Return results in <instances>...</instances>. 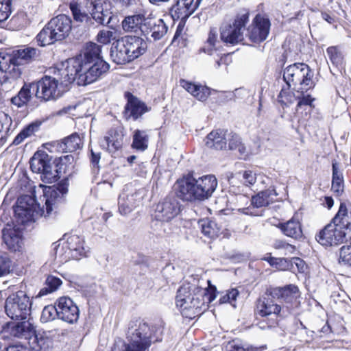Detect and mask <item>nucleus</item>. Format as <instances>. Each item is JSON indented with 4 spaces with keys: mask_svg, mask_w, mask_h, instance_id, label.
<instances>
[{
    "mask_svg": "<svg viewBox=\"0 0 351 351\" xmlns=\"http://www.w3.org/2000/svg\"><path fill=\"white\" fill-rule=\"evenodd\" d=\"M248 14L238 15L232 23L223 24L220 27V38L226 44L235 45L244 40L243 31L248 22Z\"/></svg>",
    "mask_w": 351,
    "mask_h": 351,
    "instance_id": "nucleus-10",
    "label": "nucleus"
},
{
    "mask_svg": "<svg viewBox=\"0 0 351 351\" xmlns=\"http://www.w3.org/2000/svg\"><path fill=\"white\" fill-rule=\"evenodd\" d=\"M61 66L62 68L58 70V75L60 76L59 79L50 76H45L40 80L36 82H32V90L35 93V96L37 98L46 101L56 99L60 95V90L58 88V82L60 81L61 84L66 86L64 84L62 83L64 75H62L61 73L64 67L62 65Z\"/></svg>",
    "mask_w": 351,
    "mask_h": 351,
    "instance_id": "nucleus-11",
    "label": "nucleus"
},
{
    "mask_svg": "<svg viewBox=\"0 0 351 351\" xmlns=\"http://www.w3.org/2000/svg\"><path fill=\"white\" fill-rule=\"evenodd\" d=\"M270 21L265 15L258 14L247 28V36L253 43H261L266 40L269 33Z\"/></svg>",
    "mask_w": 351,
    "mask_h": 351,
    "instance_id": "nucleus-16",
    "label": "nucleus"
},
{
    "mask_svg": "<svg viewBox=\"0 0 351 351\" xmlns=\"http://www.w3.org/2000/svg\"><path fill=\"white\" fill-rule=\"evenodd\" d=\"M61 250L63 251L62 254L63 256L62 260L65 262L70 259L80 260L83 257H86L88 252V248H86L84 246L83 238L77 234L67 237Z\"/></svg>",
    "mask_w": 351,
    "mask_h": 351,
    "instance_id": "nucleus-13",
    "label": "nucleus"
},
{
    "mask_svg": "<svg viewBox=\"0 0 351 351\" xmlns=\"http://www.w3.org/2000/svg\"><path fill=\"white\" fill-rule=\"evenodd\" d=\"M72 29V21L66 14H59L52 18L37 34L38 45L45 47L62 40L70 34Z\"/></svg>",
    "mask_w": 351,
    "mask_h": 351,
    "instance_id": "nucleus-5",
    "label": "nucleus"
},
{
    "mask_svg": "<svg viewBox=\"0 0 351 351\" xmlns=\"http://www.w3.org/2000/svg\"><path fill=\"white\" fill-rule=\"evenodd\" d=\"M127 48L130 60L132 61L144 53L147 48L146 43L138 36H127L121 38Z\"/></svg>",
    "mask_w": 351,
    "mask_h": 351,
    "instance_id": "nucleus-26",
    "label": "nucleus"
},
{
    "mask_svg": "<svg viewBox=\"0 0 351 351\" xmlns=\"http://www.w3.org/2000/svg\"><path fill=\"white\" fill-rule=\"evenodd\" d=\"M38 56V51L34 47H27L22 49L14 51L10 53L12 56L14 77H19L21 71L19 66L24 64Z\"/></svg>",
    "mask_w": 351,
    "mask_h": 351,
    "instance_id": "nucleus-24",
    "label": "nucleus"
},
{
    "mask_svg": "<svg viewBox=\"0 0 351 351\" xmlns=\"http://www.w3.org/2000/svg\"><path fill=\"white\" fill-rule=\"evenodd\" d=\"M339 263L351 267V245L343 246L339 251Z\"/></svg>",
    "mask_w": 351,
    "mask_h": 351,
    "instance_id": "nucleus-52",
    "label": "nucleus"
},
{
    "mask_svg": "<svg viewBox=\"0 0 351 351\" xmlns=\"http://www.w3.org/2000/svg\"><path fill=\"white\" fill-rule=\"evenodd\" d=\"M114 36V32L109 30L103 29L99 31L97 38V41L101 44L106 45L110 43Z\"/></svg>",
    "mask_w": 351,
    "mask_h": 351,
    "instance_id": "nucleus-56",
    "label": "nucleus"
},
{
    "mask_svg": "<svg viewBox=\"0 0 351 351\" xmlns=\"http://www.w3.org/2000/svg\"><path fill=\"white\" fill-rule=\"evenodd\" d=\"M148 136L145 131L136 130L133 134L132 147L138 150L144 151L147 148Z\"/></svg>",
    "mask_w": 351,
    "mask_h": 351,
    "instance_id": "nucleus-45",
    "label": "nucleus"
},
{
    "mask_svg": "<svg viewBox=\"0 0 351 351\" xmlns=\"http://www.w3.org/2000/svg\"><path fill=\"white\" fill-rule=\"evenodd\" d=\"M104 0H86L85 8L88 12H82L76 2H71L70 10L75 21L78 22H90L94 20L98 25H108L112 19L111 13L104 10Z\"/></svg>",
    "mask_w": 351,
    "mask_h": 351,
    "instance_id": "nucleus-6",
    "label": "nucleus"
},
{
    "mask_svg": "<svg viewBox=\"0 0 351 351\" xmlns=\"http://www.w3.org/2000/svg\"><path fill=\"white\" fill-rule=\"evenodd\" d=\"M137 193L129 194L123 191L119 197V210L123 215L130 213L138 204L139 200L136 199Z\"/></svg>",
    "mask_w": 351,
    "mask_h": 351,
    "instance_id": "nucleus-34",
    "label": "nucleus"
},
{
    "mask_svg": "<svg viewBox=\"0 0 351 351\" xmlns=\"http://www.w3.org/2000/svg\"><path fill=\"white\" fill-rule=\"evenodd\" d=\"M112 60L117 64H125L131 62L127 48L123 43L122 38L113 43L110 49Z\"/></svg>",
    "mask_w": 351,
    "mask_h": 351,
    "instance_id": "nucleus-31",
    "label": "nucleus"
},
{
    "mask_svg": "<svg viewBox=\"0 0 351 351\" xmlns=\"http://www.w3.org/2000/svg\"><path fill=\"white\" fill-rule=\"evenodd\" d=\"M321 16L324 21H327L330 24H332L335 22V17L326 12H322Z\"/></svg>",
    "mask_w": 351,
    "mask_h": 351,
    "instance_id": "nucleus-61",
    "label": "nucleus"
},
{
    "mask_svg": "<svg viewBox=\"0 0 351 351\" xmlns=\"http://www.w3.org/2000/svg\"><path fill=\"white\" fill-rule=\"evenodd\" d=\"M32 83L25 84L18 95L13 97L11 99L12 103L17 107H21L26 104L35 93L32 90Z\"/></svg>",
    "mask_w": 351,
    "mask_h": 351,
    "instance_id": "nucleus-41",
    "label": "nucleus"
},
{
    "mask_svg": "<svg viewBox=\"0 0 351 351\" xmlns=\"http://www.w3.org/2000/svg\"><path fill=\"white\" fill-rule=\"evenodd\" d=\"M58 308V319L69 324L75 323L80 316V310L77 304L68 296H62L56 301Z\"/></svg>",
    "mask_w": 351,
    "mask_h": 351,
    "instance_id": "nucleus-18",
    "label": "nucleus"
},
{
    "mask_svg": "<svg viewBox=\"0 0 351 351\" xmlns=\"http://www.w3.org/2000/svg\"><path fill=\"white\" fill-rule=\"evenodd\" d=\"M3 241L8 249L12 252L20 251L23 246L21 232L15 229H3Z\"/></svg>",
    "mask_w": 351,
    "mask_h": 351,
    "instance_id": "nucleus-30",
    "label": "nucleus"
},
{
    "mask_svg": "<svg viewBox=\"0 0 351 351\" xmlns=\"http://www.w3.org/2000/svg\"><path fill=\"white\" fill-rule=\"evenodd\" d=\"M326 52L330 60L333 64L339 66L342 64L343 57L336 47H330L327 49Z\"/></svg>",
    "mask_w": 351,
    "mask_h": 351,
    "instance_id": "nucleus-54",
    "label": "nucleus"
},
{
    "mask_svg": "<svg viewBox=\"0 0 351 351\" xmlns=\"http://www.w3.org/2000/svg\"><path fill=\"white\" fill-rule=\"evenodd\" d=\"M180 212V204L175 197H167L156 206L154 218L156 221L168 222Z\"/></svg>",
    "mask_w": 351,
    "mask_h": 351,
    "instance_id": "nucleus-15",
    "label": "nucleus"
},
{
    "mask_svg": "<svg viewBox=\"0 0 351 351\" xmlns=\"http://www.w3.org/2000/svg\"><path fill=\"white\" fill-rule=\"evenodd\" d=\"M102 47L95 43L86 44L83 54L68 59L62 64L61 73L64 75L62 83L68 85L76 83L86 86L93 83L105 75L109 64L101 56Z\"/></svg>",
    "mask_w": 351,
    "mask_h": 351,
    "instance_id": "nucleus-1",
    "label": "nucleus"
},
{
    "mask_svg": "<svg viewBox=\"0 0 351 351\" xmlns=\"http://www.w3.org/2000/svg\"><path fill=\"white\" fill-rule=\"evenodd\" d=\"M126 339L128 343L125 345L136 351H147L152 341H158L154 339L152 330L148 324L141 321L130 323Z\"/></svg>",
    "mask_w": 351,
    "mask_h": 351,
    "instance_id": "nucleus-8",
    "label": "nucleus"
},
{
    "mask_svg": "<svg viewBox=\"0 0 351 351\" xmlns=\"http://www.w3.org/2000/svg\"><path fill=\"white\" fill-rule=\"evenodd\" d=\"M268 263L271 266L282 271L288 270L291 266L290 261L285 258L269 257Z\"/></svg>",
    "mask_w": 351,
    "mask_h": 351,
    "instance_id": "nucleus-51",
    "label": "nucleus"
},
{
    "mask_svg": "<svg viewBox=\"0 0 351 351\" xmlns=\"http://www.w3.org/2000/svg\"><path fill=\"white\" fill-rule=\"evenodd\" d=\"M40 126V122H33L26 125L14 138L12 144L14 145L21 144L25 139L32 136L38 131Z\"/></svg>",
    "mask_w": 351,
    "mask_h": 351,
    "instance_id": "nucleus-43",
    "label": "nucleus"
},
{
    "mask_svg": "<svg viewBox=\"0 0 351 351\" xmlns=\"http://www.w3.org/2000/svg\"><path fill=\"white\" fill-rule=\"evenodd\" d=\"M13 58L10 56V53L6 52H0V70L5 75H8L10 77L16 78L14 77V73L12 72Z\"/></svg>",
    "mask_w": 351,
    "mask_h": 351,
    "instance_id": "nucleus-44",
    "label": "nucleus"
},
{
    "mask_svg": "<svg viewBox=\"0 0 351 351\" xmlns=\"http://www.w3.org/2000/svg\"><path fill=\"white\" fill-rule=\"evenodd\" d=\"M295 263L297 265V267L300 271L303 269V267L304 266V263L302 259H300L299 258H295Z\"/></svg>",
    "mask_w": 351,
    "mask_h": 351,
    "instance_id": "nucleus-64",
    "label": "nucleus"
},
{
    "mask_svg": "<svg viewBox=\"0 0 351 351\" xmlns=\"http://www.w3.org/2000/svg\"><path fill=\"white\" fill-rule=\"evenodd\" d=\"M32 302L22 291L10 295L5 302V311L12 319H27L31 310Z\"/></svg>",
    "mask_w": 351,
    "mask_h": 351,
    "instance_id": "nucleus-9",
    "label": "nucleus"
},
{
    "mask_svg": "<svg viewBox=\"0 0 351 351\" xmlns=\"http://www.w3.org/2000/svg\"><path fill=\"white\" fill-rule=\"evenodd\" d=\"M313 73L309 66L304 63H295L284 69L283 80L286 83L285 87L288 90L293 86V90L313 89L315 83L312 80Z\"/></svg>",
    "mask_w": 351,
    "mask_h": 351,
    "instance_id": "nucleus-7",
    "label": "nucleus"
},
{
    "mask_svg": "<svg viewBox=\"0 0 351 351\" xmlns=\"http://www.w3.org/2000/svg\"><path fill=\"white\" fill-rule=\"evenodd\" d=\"M332 190L334 193L339 195L343 191V178L341 171L339 170V164L336 161H332Z\"/></svg>",
    "mask_w": 351,
    "mask_h": 351,
    "instance_id": "nucleus-42",
    "label": "nucleus"
},
{
    "mask_svg": "<svg viewBox=\"0 0 351 351\" xmlns=\"http://www.w3.org/2000/svg\"><path fill=\"white\" fill-rule=\"evenodd\" d=\"M30 168L34 173L43 174V180L51 183L56 180L49 156L43 151L36 152L30 160Z\"/></svg>",
    "mask_w": 351,
    "mask_h": 351,
    "instance_id": "nucleus-17",
    "label": "nucleus"
},
{
    "mask_svg": "<svg viewBox=\"0 0 351 351\" xmlns=\"http://www.w3.org/2000/svg\"><path fill=\"white\" fill-rule=\"evenodd\" d=\"M237 91L238 89H235L234 91H222L219 93L218 97L221 101L227 102L234 99L236 97V92Z\"/></svg>",
    "mask_w": 351,
    "mask_h": 351,
    "instance_id": "nucleus-59",
    "label": "nucleus"
},
{
    "mask_svg": "<svg viewBox=\"0 0 351 351\" xmlns=\"http://www.w3.org/2000/svg\"><path fill=\"white\" fill-rule=\"evenodd\" d=\"M311 89H295L293 92V95H291L288 91H287L285 86L280 90L278 99L282 105H287L291 104L294 100L297 101L296 110L306 111V114L310 113L312 109L315 107L313 102L315 100L312 97L310 90Z\"/></svg>",
    "mask_w": 351,
    "mask_h": 351,
    "instance_id": "nucleus-12",
    "label": "nucleus"
},
{
    "mask_svg": "<svg viewBox=\"0 0 351 351\" xmlns=\"http://www.w3.org/2000/svg\"><path fill=\"white\" fill-rule=\"evenodd\" d=\"M230 191H233L234 193H237V198L239 199H246V197L245 195H242L241 193L243 191V189L239 186L237 189H234V186H232Z\"/></svg>",
    "mask_w": 351,
    "mask_h": 351,
    "instance_id": "nucleus-62",
    "label": "nucleus"
},
{
    "mask_svg": "<svg viewBox=\"0 0 351 351\" xmlns=\"http://www.w3.org/2000/svg\"><path fill=\"white\" fill-rule=\"evenodd\" d=\"M16 125H13L11 117L0 111V144L3 145L8 138L13 133Z\"/></svg>",
    "mask_w": 351,
    "mask_h": 351,
    "instance_id": "nucleus-36",
    "label": "nucleus"
},
{
    "mask_svg": "<svg viewBox=\"0 0 351 351\" xmlns=\"http://www.w3.org/2000/svg\"><path fill=\"white\" fill-rule=\"evenodd\" d=\"M194 0H176L169 9V14L173 21L187 19L197 9Z\"/></svg>",
    "mask_w": 351,
    "mask_h": 351,
    "instance_id": "nucleus-23",
    "label": "nucleus"
},
{
    "mask_svg": "<svg viewBox=\"0 0 351 351\" xmlns=\"http://www.w3.org/2000/svg\"><path fill=\"white\" fill-rule=\"evenodd\" d=\"M239 178L243 186L250 187L253 186L257 179L256 172L251 170H245L238 173Z\"/></svg>",
    "mask_w": 351,
    "mask_h": 351,
    "instance_id": "nucleus-48",
    "label": "nucleus"
},
{
    "mask_svg": "<svg viewBox=\"0 0 351 351\" xmlns=\"http://www.w3.org/2000/svg\"><path fill=\"white\" fill-rule=\"evenodd\" d=\"M11 14V6L0 4V25L5 21Z\"/></svg>",
    "mask_w": 351,
    "mask_h": 351,
    "instance_id": "nucleus-58",
    "label": "nucleus"
},
{
    "mask_svg": "<svg viewBox=\"0 0 351 351\" xmlns=\"http://www.w3.org/2000/svg\"><path fill=\"white\" fill-rule=\"evenodd\" d=\"M91 153V158H90V162L93 167V168H99V162L100 160V153H95L93 152V149H90Z\"/></svg>",
    "mask_w": 351,
    "mask_h": 351,
    "instance_id": "nucleus-60",
    "label": "nucleus"
},
{
    "mask_svg": "<svg viewBox=\"0 0 351 351\" xmlns=\"http://www.w3.org/2000/svg\"><path fill=\"white\" fill-rule=\"evenodd\" d=\"M11 261L8 255L0 252V277L8 274L10 271Z\"/></svg>",
    "mask_w": 351,
    "mask_h": 351,
    "instance_id": "nucleus-53",
    "label": "nucleus"
},
{
    "mask_svg": "<svg viewBox=\"0 0 351 351\" xmlns=\"http://www.w3.org/2000/svg\"><path fill=\"white\" fill-rule=\"evenodd\" d=\"M58 318V308L56 302L54 305H48L44 307L42 311L40 319L43 322H48Z\"/></svg>",
    "mask_w": 351,
    "mask_h": 351,
    "instance_id": "nucleus-49",
    "label": "nucleus"
},
{
    "mask_svg": "<svg viewBox=\"0 0 351 351\" xmlns=\"http://www.w3.org/2000/svg\"><path fill=\"white\" fill-rule=\"evenodd\" d=\"M224 351H261L260 348L243 345L239 339H234L224 346Z\"/></svg>",
    "mask_w": 351,
    "mask_h": 351,
    "instance_id": "nucleus-47",
    "label": "nucleus"
},
{
    "mask_svg": "<svg viewBox=\"0 0 351 351\" xmlns=\"http://www.w3.org/2000/svg\"><path fill=\"white\" fill-rule=\"evenodd\" d=\"M208 283V288L187 283L178 289L176 303L184 317L193 319L200 315L216 298V287L209 280Z\"/></svg>",
    "mask_w": 351,
    "mask_h": 351,
    "instance_id": "nucleus-2",
    "label": "nucleus"
},
{
    "mask_svg": "<svg viewBox=\"0 0 351 351\" xmlns=\"http://www.w3.org/2000/svg\"><path fill=\"white\" fill-rule=\"evenodd\" d=\"M198 225L204 235L210 239L217 237L221 230L215 221L208 218L200 219Z\"/></svg>",
    "mask_w": 351,
    "mask_h": 351,
    "instance_id": "nucleus-39",
    "label": "nucleus"
},
{
    "mask_svg": "<svg viewBox=\"0 0 351 351\" xmlns=\"http://www.w3.org/2000/svg\"><path fill=\"white\" fill-rule=\"evenodd\" d=\"M146 19L145 15L141 13L128 16L122 21V28L126 32H141V27L146 21Z\"/></svg>",
    "mask_w": 351,
    "mask_h": 351,
    "instance_id": "nucleus-35",
    "label": "nucleus"
},
{
    "mask_svg": "<svg viewBox=\"0 0 351 351\" xmlns=\"http://www.w3.org/2000/svg\"><path fill=\"white\" fill-rule=\"evenodd\" d=\"M271 295L274 298H277L287 304L296 302L299 297V290L298 287L293 285H289L284 287H276L272 289Z\"/></svg>",
    "mask_w": 351,
    "mask_h": 351,
    "instance_id": "nucleus-27",
    "label": "nucleus"
},
{
    "mask_svg": "<svg viewBox=\"0 0 351 351\" xmlns=\"http://www.w3.org/2000/svg\"><path fill=\"white\" fill-rule=\"evenodd\" d=\"M183 88L199 101H205L210 95V89L205 86H201L189 82H182Z\"/></svg>",
    "mask_w": 351,
    "mask_h": 351,
    "instance_id": "nucleus-38",
    "label": "nucleus"
},
{
    "mask_svg": "<svg viewBox=\"0 0 351 351\" xmlns=\"http://www.w3.org/2000/svg\"><path fill=\"white\" fill-rule=\"evenodd\" d=\"M49 145L51 147V152H53V149L58 152H73L82 147V142L79 134L73 133L62 141H55Z\"/></svg>",
    "mask_w": 351,
    "mask_h": 351,
    "instance_id": "nucleus-25",
    "label": "nucleus"
},
{
    "mask_svg": "<svg viewBox=\"0 0 351 351\" xmlns=\"http://www.w3.org/2000/svg\"><path fill=\"white\" fill-rule=\"evenodd\" d=\"M123 132L121 128H111L100 141L101 147L109 153L114 154L121 149L123 143Z\"/></svg>",
    "mask_w": 351,
    "mask_h": 351,
    "instance_id": "nucleus-22",
    "label": "nucleus"
},
{
    "mask_svg": "<svg viewBox=\"0 0 351 351\" xmlns=\"http://www.w3.org/2000/svg\"><path fill=\"white\" fill-rule=\"evenodd\" d=\"M346 233L332 221L327 224L316 236V239L322 245L335 246L342 243Z\"/></svg>",
    "mask_w": 351,
    "mask_h": 351,
    "instance_id": "nucleus-14",
    "label": "nucleus"
},
{
    "mask_svg": "<svg viewBox=\"0 0 351 351\" xmlns=\"http://www.w3.org/2000/svg\"><path fill=\"white\" fill-rule=\"evenodd\" d=\"M281 311H284L280 305L275 304L272 299L269 297H262L258 299L256 304V314L261 317H266L270 315H279Z\"/></svg>",
    "mask_w": 351,
    "mask_h": 351,
    "instance_id": "nucleus-28",
    "label": "nucleus"
},
{
    "mask_svg": "<svg viewBox=\"0 0 351 351\" xmlns=\"http://www.w3.org/2000/svg\"><path fill=\"white\" fill-rule=\"evenodd\" d=\"M239 295V291L234 288L227 290L219 298L220 304L230 303L233 307H236V300Z\"/></svg>",
    "mask_w": 351,
    "mask_h": 351,
    "instance_id": "nucleus-50",
    "label": "nucleus"
},
{
    "mask_svg": "<svg viewBox=\"0 0 351 351\" xmlns=\"http://www.w3.org/2000/svg\"><path fill=\"white\" fill-rule=\"evenodd\" d=\"M176 193L184 202H201L209 199L217 189L218 182L214 175L195 177L183 176L176 182Z\"/></svg>",
    "mask_w": 351,
    "mask_h": 351,
    "instance_id": "nucleus-4",
    "label": "nucleus"
},
{
    "mask_svg": "<svg viewBox=\"0 0 351 351\" xmlns=\"http://www.w3.org/2000/svg\"><path fill=\"white\" fill-rule=\"evenodd\" d=\"M278 227L287 237L294 239H300L302 237L301 224L300 221L294 217L285 223H280Z\"/></svg>",
    "mask_w": 351,
    "mask_h": 351,
    "instance_id": "nucleus-37",
    "label": "nucleus"
},
{
    "mask_svg": "<svg viewBox=\"0 0 351 351\" xmlns=\"http://www.w3.org/2000/svg\"><path fill=\"white\" fill-rule=\"evenodd\" d=\"M332 221L342 230L351 231V206H348L345 202H341Z\"/></svg>",
    "mask_w": 351,
    "mask_h": 351,
    "instance_id": "nucleus-32",
    "label": "nucleus"
},
{
    "mask_svg": "<svg viewBox=\"0 0 351 351\" xmlns=\"http://www.w3.org/2000/svg\"><path fill=\"white\" fill-rule=\"evenodd\" d=\"M168 27L164 21L160 19L147 18L141 27V33L149 39L158 40L167 32Z\"/></svg>",
    "mask_w": 351,
    "mask_h": 351,
    "instance_id": "nucleus-20",
    "label": "nucleus"
},
{
    "mask_svg": "<svg viewBox=\"0 0 351 351\" xmlns=\"http://www.w3.org/2000/svg\"><path fill=\"white\" fill-rule=\"evenodd\" d=\"M220 47V41L218 39V32L216 28H210L208 38L202 48V51L212 56L217 52Z\"/></svg>",
    "mask_w": 351,
    "mask_h": 351,
    "instance_id": "nucleus-40",
    "label": "nucleus"
},
{
    "mask_svg": "<svg viewBox=\"0 0 351 351\" xmlns=\"http://www.w3.org/2000/svg\"><path fill=\"white\" fill-rule=\"evenodd\" d=\"M68 189L65 184H60L56 187H48L44 190V199L45 201V210L43 207L36 203L34 197L25 195L21 196L14 208L15 215L22 222L34 221L38 217H47L50 215L53 205L60 202L67 193Z\"/></svg>",
    "mask_w": 351,
    "mask_h": 351,
    "instance_id": "nucleus-3",
    "label": "nucleus"
},
{
    "mask_svg": "<svg viewBox=\"0 0 351 351\" xmlns=\"http://www.w3.org/2000/svg\"><path fill=\"white\" fill-rule=\"evenodd\" d=\"M3 338L10 339L12 337L27 338L34 334L33 324L29 320H21L20 322H8L3 326L1 331Z\"/></svg>",
    "mask_w": 351,
    "mask_h": 351,
    "instance_id": "nucleus-19",
    "label": "nucleus"
},
{
    "mask_svg": "<svg viewBox=\"0 0 351 351\" xmlns=\"http://www.w3.org/2000/svg\"><path fill=\"white\" fill-rule=\"evenodd\" d=\"M205 145L211 149L221 150L226 147L227 131L216 130L210 132L206 137Z\"/></svg>",
    "mask_w": 351,
    "mask_h": 351,
    "instance_id": "nucleus-29",
    "label": "nucleus"
},
{
    "mask_svg": "<svg viewBox=\"0 0 351 351\" xmlns=\"http://www.w3.org/2000/svg\"><path fill=\"white\" fill-rule=\"evenodd\" d=\"M274 247L276 250H282L285 251L284 254L293 253L295 250V247L283 240H276L274 243Z\"/></svg>",
    "mask_w": 351,
    "mask_h": 351,
    "instance_id": "nucleus-55",
    "label": "nucleus"
},
{
    "mask_svg": "<svg viewBox=\"0 0 351 351\" xmlns=\"http://www.w3.org/2000/svg\"><path fill=\"white\" fill-rule=\"evenodd\" d=\"M278 195L274 186H270L265 191L253 195L251 199V204L256 208L267 206L274 201Z\"/></svg>",
    "mask_w": 351,
    "mask_h": 351,
    "instance_id": "nucleus-33",
    "label": "nucleus"
},
{
    "mask_svg": "<svg viewBox=\"0 0 351 351\" xmlns=\"http://www.w3.org/2000/svg\"><path fill=\"white\" fill-rule=\"evenodd\" d=\"M9 78L10 76L8 75H5L0 70V84L5 83Z\"/></svg>",
    "mask_w": 351,
    "mask_h": 351,
    "instance_id": "nucleus-63",
    "label": "nucleus"
},
{
    "mask_svg": "<svg viewBox=\"0 0 351 351\" xmlns=\"http://www.w3.org/2000/svg\"><path fill=\"white\" fill-rule=\"evenodd\" d=\"M125 97L127 99V104L125 106L124 117L127 119L136 120L149 110V108L143 101L134 96L131 93L126 92Z\"/></svg>",
    "mask_w": 351,
    "mask_h": 351,
    "instance_id": "nucleus-21",
    "label": "nucleus"
},
{
    "mask_svg": "<svg viewBox=\"0 0 351 351\" xmlns=\"http://www.w3.org/2000/svg\"><path fill=\"white\" fill-rule=\"evenodd\" d=\"M62 285V280L57 277L49 276L45 281V287L40 289L38 295L43 296L56 291Z\"/></svg>",
    "mask_w": 351,
    "mask_h": 351,
    "instance_id": "nucleus-46",
    "label": "nucleus"
},
{
    "mask_svg": "<svg viewBox=\"0 0 351 351\" xmlns=\"http://www.w3.org/2000/svg\"><path fill=\"white\" fill-rule=\"evenodd\" d=\"M227 138L229 141L228 146L230 149H235L241 144L240 137L236 134H227Z\"/></svg>",
    "mask_w": 351,
    "mask_h": 351,
    "instance_id": "nucleus-57",
    "label": "nucleus"
}]
</instances>
